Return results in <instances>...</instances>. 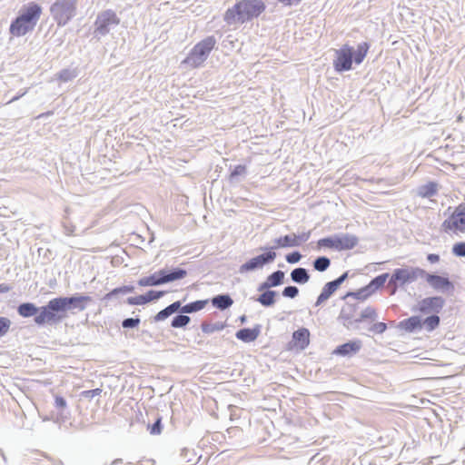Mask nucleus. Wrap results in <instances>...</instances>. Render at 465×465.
<instances>
[{
    "mask_svg": "<svg viewBox=\"0 0 465 465\" xmlns=\"http://www.w3.org/2000/svg\"><path fill=\"white\" fill-rule=\"evenodd\" d=\"M216 45L213 36H208L197 43L182 61L181 64L186 69H195L203 65L212 50Z\"/></svg>",
    "mask_w": 465,
    "mask_h": 465,
    "instance_id": "4",
    "label": "nucleus"
},
{
    "mask_svg": "<svg viewBox=\"0 0 465 465\" xmlns=\"http://www.w3.org/2000/svg\"><path fill=\"white\" fill-rule=\"evenodd\" d=\"M331 264V261L327 257H319L313 262V267L318 272L326 271Z\"/></svg>",
    "mask_w": 465,
    "mask_h": 465,
    "instance_id": "33",
    "label": "nucleus"
},
{
    "mask_svg": "<svg viewBox=\"0 0 465 465\" xmlns=\"http://www.w3.org/2000/svg\"><path fill=\"white\" fill-rule=\"evenodd\" d=\"M55 406L60 409H65L66 408L65 400L60 396H56L55 397Z\"/></svg>",
    "mask_w": 465,
    "mask_h": 465,
    "instance_id": "50",
    "label": "nucleus"
},
{
    "mask_svg": "<svg viewBox=\"0 0 465 465\" xmlns=\"http://www.w3.org/2000/svg\"><path fill=\"white\" fill-rule=\"evenodd\" d=\"M264 9L261 0H241L225 12L223 19L230 25L243 24L259 16Z\"/></svg>",
    "mask_w": 465,
    "mask_h": 465,
    "instance_id": "1",
    "label": "nucleus"
},
{
    "mask_svg": "<svg viewBox=\"0 0 465 465\" xmlns=\"http://www.w3.org/2000/svg\"><path fill=\"white\" fill-rule=\"evenodd\" d=\"M423 276H426L428 283L436 290H445L450 286V281L442 276L427 274L426 272Z\"/></svg>",
    "mask_w": 465,
    "mask_h": 465,
    "instance_id": "18",
    "label": "nucleus"
},
{
    "mask_svg": "<svg viewBox=\"0 0 465 465\" xmlns=\"http://www.w3.org/2000/svg\"><path fill=\"white\" fill-rule=\"evenodd\" d=\"M276 292L274 291L264 292L257 301L263 306H272L275 302Z\"/></svg>",
    "mask_w": 465,
    "mask_h": 465,
    "instance_id": "30",
    "label": "nucleus"
},
{
    "mask_svg": "<svg viewBox=\"0 0 465 465\" xmlns=\"http://www.w3.org/2000/svg\"><path fill=\"white\" fill-rule=\"evenodd\" d=\"M398 327L401 330H404L406 331L411 332L418 329H421L422 327V321L418 316H412L409 319L401 321Z\"/></svg>",
    "mask_w": 465,
    "mask_h": 465,
    "instance_id": "19",
    "label": "nucleus"
},
{
    "mask_svg": "<svg viewBox=\"0 0 465 465\" xmlns=\"http://www.w3.org/2000/svg\"><path fill=\"white\" fill-rule=\"evenodd\" d=\"M140 323V319L128 318L125 319L122 325L124 328H134Z\"/></svg>",
    "mask_w": 465,
    "mask_h": 465,
    "instance_id": "43",
    "label": "nucleus"
},
{
    "mask_svg": "<svg viewBox=\"0 0 465 465\" xmlns=\"http://www.w3.org/2000/svg\"><path fill=\"white\" fill-rule=\"evenodd\" d=\"M50 12L57 25L64 26L75 15L76 0H56Z\"/></svg>",
    "mask_w": 465,
    "mask_h": 465,
    "instance_id": "6",
    "label": "nucleus"
},
{
    "mask_svg": "<svg viewBox=\"0 0 465 465\" xmlns=\"http://www.w3.org/2000/svg\"><path fill=\"white\" fill-rule=\"evenodd\" d=\"M271 288L270 285L268 284L267 281H265L264 282H262L259 288H258V291L259 292H262V291H265L267 289Z\"/></svg>",
    "mask_w": 465,
    "mask_h": 465,
    "instance_id": "53",
    "label": "nucleus"
},
{
    "mask_svg": "<svg viewBox=\"0 0 465 465\" xmlns=\"http://www.w3.org/2000/svg\"><path fill=\"white\" fill-rule=\"evenodd\" d=\"M25 93H26V91H25L21 95H19V96H15V97H14V98H12L8 103H13V102H15V101L18 100V99H19V97L23 96Z\"/></svg>",
    "mask_w": 465,
    "mask_h": 465,
    "instance_id": "57",
    "label": "nucleus"
},
{
    "mask_svg": "<svg viewBox=\"0 0 465 465\" xmlns=\"http://www.w3.org/2000/svg\"><path fill=\"white\" fill-rule=\"evenodd\" d=\"M437 191V186L433 183L421 185L418 188V194L421 197H429L434 194Z\"/></svg>",
    "mask_w": 465,
    "mask_h": 465,
    "instance_id": "31",
    "label": "nucleus"
},
{
    "mask_svg": "<svg viewBox=\"0 0 465 465\" xmlns=\"http://www.w3.org/2000/svg\"><path fill=\"white\" fill-rule=\"evenodd\" d=\"M361 348V341L359 340L351 341L349 342H346L339 347H337L334 351V353L342 355V356H349L355 354L360 351Z\"/></svg>",
    "mask_w": 465,
    "mask_h": 465,
    "instance_id": "17",
    "label": "nucleus"
},
{
    "mask_svg": "<svg viewBox=\"0 0 465 465\" xmlns=\"http://www.w3.org/2000/svg\"><path fill=\"white\" fill-rule=\"evenodd\" d=\"M10 290L9 286L6 284H0V292H5Z\"/></svg>",
    "mask_w": 465,
    "mask_h": 465,
    "instance_id": "55",
    "label": "nucleus"
},
{
    "mask_svg": "<svg viewBox=\"0 0 465 465\" xmlns=\"http://www.w3.org/2000/svg\"><path fill=\"white\" fill-rule=\"evenodd\" d=\"M387 326L384 322H377L372 327L371 330L378 333H382L386 331Z\"/></svg>",
    "mask_w": 465,
    "mask_h": 465,
    "instance_id": "49",
    "label": "nucleus"
},
{
    "mask_svg": "<svg viewBox=\"0 0 465 465\" xmlns=\"http://www.w3.org/2000/svg\"><path fill=\"white\" fill-rule=\"evenodd\" d=\"M275 247H296L295 233L285 235L275 240Z\"/></svg>",
    "mask_w": 465,
    "mask_h": 465,
    "instance_id": "27",
    "label": "nucleus"
},
{
    "mask_svg": "<svg viewBox=\"0 0 465 465\" xmlns=\"http://www.w3.org/2000/svg\"><path fill=\"white\" fill-rule=\"evenodd\" d=\"M259 335V331L253 329H242L236 332L237 339L250 342L256 340Z\"/></svg>",
    "mask_w": 465,
    "mask_h": 465,
    "instance_id": "22",
    "label": "nucleus"
},
{
    "mask_svg": "<svg viewBox=\"0 0 465 465\" xmlns=\"http://www.w3.org/2000/svg\"><path fill=\"white\" fill-rule=\"evenodd\" d=\"M293 347L299 350L305 349L310 342V331L306 328L299 329L292 334Z\"/></svg>",
    "mask_w": 465,
    "mask_h": 465,
    "instance_id": "16",
    "label": "nucleus"
},
{
    "mask_svg": "<svg viewBox=\"0 0 465 465\" xmlns=\"http://www.w3.org/2000/svg\"><path fill=\"white\" fill-rule=\"evenodd\" d=\"M76 69L65 68L61 70L55 74V79L61 83H66L74 80L77 76Z\"/></svg>",
    "mask_w": 465,
    "mask_h": 465,
    "instance_id": "23",
    "label": "nucleus"
},
{
    "mask_svg": "<svg viewBox=\"0 0 465 465\" xmlns=\"http://www.w3.org/2000/svg\"><path fill=\"white\" fill-rule=\"evenodd\" d=\"M134 290V288L132 285L115 288L112 292H110L109 293L106 294V298L109 299L118 293L125 294V293L133 292Z\"/></svg>",
    "mask_w": 465,
    "mask_h": 465,
    "instance_id": "37",
    "label": "nucleus"
},
{
    "mask_svg": "<svg viewBox=\"0 0 465 465\" xmlns=\"http://www.w3.org/2000/svg\"><path fill=\"white\" fill-rule=\"evenodd\" d=\"M347 277L348 272H344L335 281L327 282L322 288L321 294L318 296L315 305L319 306L325 302L337 291V289L347 279Z\"/></svg>",
    "mask_w": 465,
    "mask_h": 465,
    "instance_id": "12",
    "label": "nucleus"
},
{
    "mask_svg": "<svg viewBox=\"0 0 465 465\" xmlns=\"http://www.w3.org/2000/svg\"><path fill=\"white\" fill-rule=\"evenodd\" d=\"M442 228L447 232H465V209L458 207L454 213L444 221Z\"/></svg>",
    "mask_w": 465,
    "mask_h": 465,
    "instance_id": "10",
    "label": "nucleus"
},
{
    "mask_svg": "<svg viewBox=\"0 0 465 465\" xmlns=\"http://www.w3.org/2000/svg\"><path fill=\"white\" fill-rule=\"evenodd\" d=\"M389 274L383 273L376 278H374L366 287L362 288L356 294L358 297L367 298L371 293H373L376 290L383 286L386 280L388 279Z\"/></svg>",
    "mask_w": 465,
    "mask_h": 465,
    "instance_id": "14",
    "label": "nucleus"
},
{
    "mask_svg": "<svg viewBox=\"0 0 465 465\" xmlns=\"http://www.w3.org/2000/svg\"><path fill=\"white\" fill-rule=\"evenodd\" d=\"M47 304L48 309L52 310V312L56 315L59 312H64L68 310L65 302V297L53 299Z\"/></svg>",
    "mask_w": 465,
    "mask_h": 465,
    "instance_id": "21",
    "label": "nucleus"
},
{
    "mask_svg": "<svg viewBox=\"0 0 465 465\" xmlns=\"http://www.w3.org/2000/svg\"><path fill=\"white\" fill-rule=\"evenodd\" d=\"M369 50L367 43L358 45L354 50L349 45H343L335 51V59L333 61L334 69L337 72L349 71L352 68V63L360 64L364 60Z\"/></svg>",
    "mask_w": 465,
    "mask_h": 465,
    "instance_id": "3",
    "label": "nucleus"
},
{
    "mask_svg": "<svg viewBox=\"0 0 465 465\" xmlns=\"http://www.w3.org/2000/svg\"><path fill=\"white\" fill-rule=\"evenodd\" d=\"M39 309L33 303H23L18 307V313L23 317H30L38 312Z\"/></svg>",
    "mask_w": 465,
    "mask_h": 465,
    "instance_id": "29",
    "label": "nucleus"
},
{
    "mask_svg": "<svg viewBox=\"0 0 465 465\" xmlns=\"http://www.w3.org/2000/svg\"><path fill=\"white\" fill-rule=\"evenodd\" d=\"M283 278H284V272L282 271H277V272H273L272 274H271L270 276H268L266 281H267L268 284L270 285V287H275V286L282 284Z\"/></svg>",
    "mask_w": 465,
    "mask_h": 465,
    "instance_id": "32",
    "label": "nucleus"
},
{
    "mask_svg": "<svg viewBox=\"0 0 465 465\" xmlns=\"http://www.w3.org/2000/svg\"><path fill=\"white\" fill-rule=\"evenodd\" d=\"M164 292L163 291H160V292H157V291H149L145 295H143V297L146 299V303L151 302V301H153V300H158L160 299L162 296L164 295Z\"/></svg>",
    "mask_w": 465,
    "mask_h": 465,
    "instance_id": "39",
    "label": "nucleus"
},
{
    "mask_svg": "<svg viewBox=\"0 0 465 465\" xmlns=\"http://www.w3.org/2000/svg\"><path fill=\"white\" fill-rule=\"evenodd\" d=\"M181 308V302H175L159 312L155 316V321H163Z\"/></svg>",
    "mask_w": 465,
    "mask_h": 465,
    "instance_id": "24",
    "label": "nucleus"
},
{
    "mask_svg": "<svg viewBox=\"0 0 465 465\" xmlns=\"http://www.w3.org/2000/svg\"><path fill=\"white\" fill-rule=\"evenodd\" d=\"M42 14V8L35 3L24 5L16 18L11 23L9 33L14 37H21L32 32Z\"/></svg>",
    "mask_w": 465,
    "mask_h": 465,
    "instance_id": "2",
    "label": "nucleus"
},
{
    "mask_svg": "<svg viewBox=\"0 0 465 465\" xmlns=\"http://www.w3.org/2000/svg\"><path fill=\"white\" fill-rule=\"evenodd\" d=\"M428 260L430 262H436L439 261V256L437 254H430L428 256Z\"/></svg>",
    "mask_w": 465,
    "mask_h": 465,
    "instance_id": "54",
    "label": "nucleus"
},
{
    "mask_svg": "<svg viewBox=\"0 0 465 465\" xmlns=\"http://www.w3.org/2000/svg\"><path fill=\"white\" fill-rule=\"evenodd\" d=\"M89 301L90 297L88 296H75L70 298L65 297V302L68 310L78 308L79 310L82 311L85 308V302Z\"/></svg>",
    "mask_w": 465,
    "mask_h": 465,
    "instance_id": "20",
    "label": "nucleus"
},
{
    "mask_svg": "<svg viewBox=\"0 0 465 465\" xmlns=\"http://www.w3.org/2000/svg\"><path fill=\"white\" fill-rule=\"evenodd\" d=\"M299 290L295 286H288L284 288L282 294L285 297L295 298L298 295Z\"/></svg>",
    "mask_w": 465,
    "mask_h": 465,
    "instance_id": "40",
    "label": "nucleus"
},
{
    "mask_svg": "<svg viewBox=\"0 0 465 465\" xmlns=\"http://www.w3.org/2000/svg\"><path fill=\"white\" fill-rule=\"evenodd\" d=\"M443 304L444 301L440 297L425 298L419 302L417 310L424 313L438 312Z\"/></svg>",
    "mask_w": 465,
    "mask_h": 465,
    "instance_id": "13",
    "label": "nucleus"
},
{
    "mask_svg": "<svg viewBox=\"0 0 465 465\" xmlns=\"http://www.w3.org/2000/svg\"><path fill=\"white\" fill-rule=\"evenodd\" d=\"M375 316V311L372 308H366L364 309L361 313V317L359 319L355 320V322H360L362 319L365 318H373Z\"/></svg>",
    "mask_w": 465,
    "mask_h": 465,
    "instance_id": "41",
    "label": "nucleus"
},
{
    "mask_svg": "<svg viewBox=\"0 0 465 465\" xmlns=\"http://www.w3.org/2000/svg\"><path fill=\"white\" fill-rule=\"evenodd\" d=\"M245 173V167L242 165L236 166L233 171L231 173L230 178L231 180H234V178L238 175H243Z\"/></svg>",
    "mask_w": 465,
    "mask_h": 465,
    "instance_id": "45",
    "label": "nucleus"
},
{
    "mask_svg": "<svg viewBox=\"0 0 465 465\" xmlns=\"http://www.w3.org/2000/svg\"><path fill=\"white\" fill-rule=\"evenodd\" d=\"M276 257V253L273 252H269L267 253H263L258 255L254 258H252L245 263L242 264L239 272L241 273H244L246 272L254 271L262 268L265 263L272 262Z\"/></svg>",
    "mask_w": 465,
    "mask_h": 465,
    "instance_id": "11",
    "label": "nucleus"
},
{
    "mask_svg": "<svg viewBox=\"0 0 465 465\" xmlns=\"http://www.w3.org/2000/svg\"><path fill=\"white\" fill-rule=\"evenodd\" d=\"M424 274L425 272L418 267L402 266L396 268L389 281V284L393 285L392 293H394L398 287H402L405 284H411Z\"/></svg>",
    "mask_w": 465,
    "mask_h": 465,
    "instance_id": "5",
    "label": "nucleus"
},
{
    "mask_svg": "<svg viewBox=\"0 0 465 465\" xmlns=\"http://www.w3.org/2000/svg\"><path fill=\"white\" fill-rule=\"evenodd\" d=\"M65 232L68 235L72 234L74 232V228L73 227H70V228L65 227Z\"/></svg>",
    "mask_w": 465,
    "mask_h": 465,
    "instance_id": "56",
    "label": "nucleus"
},
{
    "mask_svg": "<svg viewBox=\"0 0 465 465\" xmlns=\"http://www.w3.org/2000/svg\"><path fill=\"white\" fill-rule=\"evenodd\" d=\"M439 323L440 318L436 315L430 316L422 322V325L428 331H433L436 327H438Z\"/></svg>",
    "mask_w": 465,
    "mask_h": 465,
    "instance_id": "35",
    "label": "nucleus"
},
{
    "mask_svg": "<svg viewBox=\"0 0 465 465\" xmlns=\"http://www.w3.org/2000/svg\"><path fill=\"white\" fill-rule=\"evenodd\" d=\"M120 24V18L113 10H104L98 14L94 22V34L99 36H104L112 28Z\"/></svg>",
    "mask_w": 465,
    "mask_h": 465,
    "instance_id": "9",
    "label": "nucleus"
},
{
    "mask_svg": "<svg viewBox=\"0 0 465 465\" xmlns=\"http://www.w3.org/2000/svg\"><path fill=\"white\" fill-rule=\"evenodd\" d=\"M187 272L184 270L177 269L171 273H167L165 270H161L151 276L141 278L138 281L140 286H156L166 282L183 279Z\"/></svg>",
    "mask_w": 465,
    "mask_h": 465,
    "instance_id": "8",
    "label": "nucleus"
},
{
    "mask_svg": "<svg viewBox=\"0 0 465 465\" xmlns=\"http://www.w3.org/2000/svg\"><path fill=\"white\" fill-rule=\"evenodd\" d=\"M352 307L351 306H347V307H344L341 312V315H340V318L342 319L344 322H343V325L350 329L351 328L352 326V322L351 320V312H352Z\"/></svg>",
    "mask_w": 465,
    "mask_h": 465,
    "instance_id": "34",
    "label": "nucleus"
},
{
    "mask_svg": "<svg viewBox=\"0 0 465 465\" xmlns=\"http://www.w3.org/2000/svg\"><path fill=\"white\" fill-rule=\"evenodd\" d=\"M190 322V318L186 315H179L173 318L172 326L174 328H180L187 325Z\"/></svg>",
    "mask_w": 465,
    "mask_h": 465,
    "instance_id": "36",
    "label": "nucleus"
},
{
    "mask_svg": "<svg viewBox=\"0 0 465 465\" xmlns=\"http://www.w3.org/2000/svg\"><path fill=\"white\" fill-rule=\"evenodd\" d=\"M101 392H102L101 389H94V390L85 391L82 393V395L85 398H93V397L100 395Z\"/></svg>",
    "mask_w": 465,
    "mask_h": 465,
    "instance_id": "48",
    "label": "nucleus"
},
{
    "mask_svg": "<svg viewBox=\"0 0 465 465\" xmlns=\"http://www.w3.org/2000/svg\"><path fill=\"white\" fill-rule=\"evenodd\" d=\"M232 302V298L228 295H218L212 300L213 305L221 310L229 308Z\"/></svg>",
    "mask_w": 465,
    "mask_h": 465,
    "instance_id": "25",
    "label": "nucleus"
},
{
    "mask_svg": "<svg viewBox=\"0 0 465 465\" xmlns=\"http://www.w3.org/2000/svg\"><path fill=\"white\" fill-rule=\"evenodd\" d=\"M11 326V321L5 317H0V337L5 336Z\"/></svg>",
    "mask_w": 465,
    "mask_h": 465,
    "instance_id": "38",
    "label": "nucleus"
},
{
    "mask_svg": "<svg viewBox=\"0 0 465 465\" xmlns=\"http://www.w3.org/2000/svg\"><path fill=\"white\" fill-rule=\"evenodd\" d=\"M301 258H302V255L298 252H294L286 256V261L289 263H296L301 260Z\"/></svg>",
    "mask_w": 465,
    "mask_h": 465,
    "instance_id": "47",
    "label": "nucleus"
},
{
    "mask_svg": "<svg viewBox=\"0 0 465 465\" xmlns=\"http://www.w3.org/2000/svg\"><path fill=\"white\" fill-rule=\"evenodd\" d=\"M127 302L131 305H141L146 303V299L143 297V295H139L128 298Z\"/></svg>",
    "mask_w": 465,
    "mask_h": 465,
    "instance_id": "42",
    "label": "nucleus"
},
{
    "mask_svg": "<svg viewBox=\"0 0 465 465\" xmlns=\"http://www.w3.org/2000/svg\"><path fill=\"white\" fill-rule=\"evenodd\" d=\"M358 243V238L352 234L339 233L320 239L317 242L320 248H329L335 251L351 250Z\"/></svg>",
    "mask_w": 465,
    "mask_h": 465,
    "instance_id": "7",
    "label": "nucleus"
},
{
    "mask_svg": "<svg viewBox=\"0 0 465 465\" xmlns=\"http://www.w3.org/2000/svg\"><path fill=\"white\" fill-rule=\"evenodd\" d=\"M208 301H196L192 303L186 304L181 308V312L183 313H192L203 310L207 304Z\"/></svg>",
    "mask_w": 465,
    "mask_h": 465,
    "instance_id": "28",
    "label": "nucleus"
},
{
    "mask_svg": "<svg viewBox=\"0 0 465 465\" xmlns=\"http://www.w3.org/2000/svg\"><path fill=\"white\" fill-rule=\"evenodd\" d=\"M453 253L457 256H465V242H460L453 246Z\"/></svg>",
    "mask_w": 465,
    "mask_h": 465,
    "instance_id": "44",
    "label": "nucleus"
},
{
    "mask_svg": "<svg viewBox=\"0 0 465 465\" xmlns=\"http://www.w3.org/2000/svg\"><path fill=\"white\" fill-rule=\"evenodd\" d=\"M279 1L282 4H284L285 5H296L300 2V0H279Z\"/></svg>",
    "mask_w": 465,
    "mask_h": 465,
    "instance_id": "52",
    "label": "nucleus"
},
{
    "mask_svg": "<svg viewBox=\"0 0 465 465\" xmlns=\"http://www.w3.org/2000/svg\"><path fill=\"white\" fill-rule=\"evenodd\" d=\"M161 432V420H157L156 422L151 427L152 434H159Z\"/></svg>",
    "mask_w": 465,
    "mask_h": 465,
    "instance_id": "51",
    "label": "nucleus"
},
{
    "mask_svg": "<svg viewBox=\"0 0 465 465\" xmlns=\"http://www.w3.org/2000/svg\"><path fill=\"white\" fill-rule=\"evenodd\" d=\"M292 280L297 283H306L310 276L304 268H296L291 273Z\"/></svg>",
    "mask_w": 465,
    "mask_h": 465,
    "instance_id": "26",
    "label": "nucleus"
},
{
    "mask_svg": "<svg viewBox=\"0 0 465 465\" xmlns=\"http://www.w3.org/2000/svg\"><path fill=\"white\" fill-rule=\"evenodd\" d=\"M60 319V316H57L52 312V310L48 309L47 304L46 306L41 307L39 309L38 314L35 318V322L38 325H43L45 323L55 322Z\"/></svg>",
    "mask_w": 465,
    "mask_h": 465,
    "instance_id": "15",
    "label": "nucleus"
},
{
    "mask_svg": "<svg viewBox=\"0 0 465 465\" xmlns=\"http://www.w3.org/2000/svg\"><path fill=\"white\" fill-rule=\"evenodd\" d=\"M310 238V232H302L301 234H295V242H297V246L301 245L302 242H305Z\"/></svg>",
    "mask_w": 465,
    "mask_h": 465,
    "instance_id": "46",
    "label": "nucleus"
}]
</instances>
